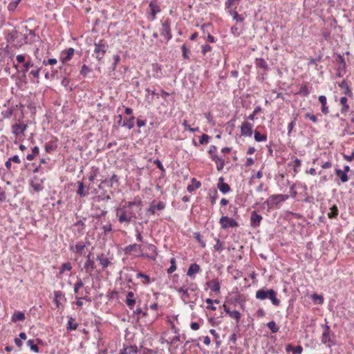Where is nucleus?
<instances>
[{"label": "nucleus", "instance_id": "1", "mask_svg": "<svg viewBox=\"0 0 354 354\" xmlns=\"http://www.w3.org/2000/svg\"><path fill=\"white\" fill-rule=\"evenodd\" d=\"M277 293L274 289L263 288L256 292L255 297L259 300L269 299L274 306H279L280 304V300L277 297Z\"/></svg>", "mask_w": 354, "mask_h": 354}, {"label": "nucleus", "instance_id": "2", "mask_svg": "<svg viewBox=\"0 0 354 354\" xmlns=\"http://www.w3.org/2000/svg\"><path fill=\"white\" fill-rule=\"evenodd\" d=\"M323 333L321 337V342L324 344H327L328 347H330L332 345L335 344L333 338L335 337V334L330 330V326L327 324L322 325Z\"/></svg>", "mask_w": 354, "mask_h": 354}, {"label": "nucleus", "instance_id": "3", "mask_svg": "<svg viewBox=\"0 0 354 354\" xmlns=\"http://www.w3.org/2000/svg\"><path fill=\"white\" fill-rule=\"evenodd\" d=\"M94 55L95 58L100 62L109 49V45L104 39H100L98 43H94Z\"/></svg>", "mask_w": 354, "mask_h": 354}, {"label": "nucleus", "instance_id": "4", "mask_svg": "<svg viewBox=\"0 0 354 354\" xmlns=\"http://www.w3.org/2000/svg\"><path fill=\"white\" fill-rule=\"evenodd\" d=\"M289 198L287 194H274L271 195L265 202L268 207H271L277 205L281 202H284Z\"/></svg>", "mask_w": 354, "mask_h": 354}, {"label": "nucleus", "instance_id": "5", "mask_svg": "<svg viewBox=\"0 0 354 354\" xmlns=\"http://www.w3.org/2000/svg\"><path fill=\"white\" fill-rule=\"evenodd\" d=\"M221 228L226 230L229 227H235L239 226V223L234 218H229L227 216H222L219 220Z\"/></svg>", "mask_w": 354, "mask_h": 354}, {"label": "nucleus", "instance_id": "6", "mask_svg": "<svg viewBox=\"0 0 354 354\" xmlns=\"http://www.w3.org/2000/svg\"><path fill=\"white\" fill-rule=\"evenodd\" d=\"M335 62L338 65L337 68V76L342 77L346 73V62L344 58L340 54L337 55Z\"/></svg>", "mask_w": 354, "mask_h": 354}, {"label": "nucleus", "instance_id": "7", "mask_svg": "<svg viewBox=\"0 0 354 354\" xmlns=\"http://www.w3.org/2000/svg\"><path fill=\"white\" fill-rule=\"evenodd\" d=\"M170 26L171 23L168 19L162 21V28L160 30V35L165 37L167 41H169L172 38Z\"/></svg>", "mask_w": 354, "mask_h": 354}, {"label": "nucleus", "instance_id": "8", "mask_svg": "<svg viewBox=\"0 0 354 354\" xmlns=\"http://www.w3.org/2000/svg\"><path fill=\"white\" fill-rule=\"evenodd\" d=\"M155 201H153L149 208L147 209V214L152 215L156 213V210L161 211L165 208V203L162 201H159L158 204L155 205Z\"/></svg>", "mask_w": 354, "mask_h": 354}, {"label": "nucleus", "instance_id": "9", "mask_svg": "<svg viewBox=\"0 0 354 354\" xmlns=\"http://www.w3.org/2000/svg\"><path fill=\"white\" fill-rule=\"evenodd\" d=\"M253 124L244 121L241 126V134L243 136L251 137L253 133Z\"/></svg>", "mask_w": 354, "mask_h": 354}, {"label": "nucleus", "instance_id": "10", "mask_svg": "<svg viewBox=\"0 0 354 354\" xmlns=\"http://www.w3.org/2000/svg\"><path fill=\"white\" fill-rule=\"evenodd\" d=\"M44 179H39L37 176H34L33 179H32L30 182V185L33 188L34 191L36 192H39L44 189L43 186Z\"/></svg>", "mask_w": 354, "mask_h": 354}, {"label": "nucleus", "instance_id": "11", "mask_svg": "<svg viewBox=\"0 0 354 354\" xmlns=\"http://www.w3.org/2000/svg\"><path fill=\"white\" fill-rule=\"evenodd\" d=\"M262 219L263 217L261 215L258 214L256 211H253L251 213L250 216V226L253 228L259 227L261 224Z\"/></svg>", "mask_w": 354, "mask_h": 354}, {"label": "nucleus", "instance_id": "12", "mask_svg": "<svg viewBox=\"0 0 354 354\" xmlns=\"http://www.w3.org/2000/svg\"><path fill=\"white\" fill-rule=\"evenodd\" d=\"M149 8L150 14H151V21H153L156 19V17L157 13L160 12V6L157 3L156 0L151 1L149 3Z\"/></svg>", "mask_w": 354, "mask_h": 354}, {"label": "nucleus", "instance_id": "13", "mask_svg": "<svg viewBox=\"0 0 354 354\" xmlns=\"http://www.w3.org/2000/svg\"><path fill=\"white\" fill-rule=\"evenodd\" d=\"M75 50L73 48H69L66 50L62 52L60 60L62 64H66L70 61L74 54Z\"/></svg>", "mask_w": 354, "mask_h": 354}, {"label": "nucleus", "instance_id": "14", "mask_svg": "<svg viewBox=\"0 0 354 354\" xmlns=\"http://www.w3.org/2000/svg\"><path fill=\"white\" fill-rule=\"evenodd\" d=\"M223 180H224L223 177H220L218 178V183L217 184V187L220 190V192H222L223 194H227L231 190V188H230V185L227 183H224Z\"/></svg>", "mask_w": 354, "mask_h": 354}, {"label": "nucleus", "instance_id": "15", "mask_svg": "<svg viewBox=\"0 0 354 354\" xmlns=\"http://www.w3.org/2000/svg\"><path fill=\"white\" fill-rule=\"evenodd\" d=\"M223 308L227 314L236 320V323L238 324L241 318V313L237 310H230V308L225 304L223 305Z\"/></svg>", "mask_w": 354, "mask_h": 354}, {"label": "nucleus", "instance_id": "16", "mask_svg": "<svg viewBox=\"0 0 354 354\" xmlns=\"http://www.w3.org/2000/svg\"><path fill=\"white\" fill-rule=\"evenodd\" d=\"M177 291L179 293H182L181 299L184 301V303L187 304L189 302L194 303V301H190V295L188 292V288H185V286L180 287L178 289H177Z\"/></svg>", "mask_w": 354, "mask_h": 354}, {"label": "nucleus", "instance_id": "17", "mask_svg": "<svg viewBox=\"0 0 354 354\" xmlns=\"http://www.w3.org/2000/svg\"><path fill=\"white\" fill-rule=\"evenodd\" d=\"M95 265L93 259H87L84 263V268L85 272L88 273L90 276L92 275V272L95 269Z\"/></svg>", "mask_w": 354, "mask_h": 354}, {"label": "nucleus", "instance_id": "18", "mask_svg": "<svg viewBox=\"0 0 354 354\" xmlns=\"http://www.w3.org/2000/svg\"><path fill=\"white\" fill-rule=\"evenodd\" d=\"M152 71L153 73V76L155 78H160L162 76V66L158 63H153L151 65Z\"/></svg>", "mask_w": 354, "mask_h": 354}, {"label": "nucleus", "instance_id": "19", "mask_svg": "<svg viewBox=\"0 0 354 354\" xmlns=\"http://www.w3.org/2000/svg\"><path fill=\"white\" fill-rule=\"evenodd\" d=\"M39 39V37H36L34 30H29L28 35L25 37L26 44H32Z\"/></svg>", "mask_w": 354, "mask_h": 354}, {"label": "nucleus", "instance_id": "20", "mask_svg": "<svg viewBox=\"0 0 354 354\" xmlns=\"http://www.w3.org/2000/svg\"><path fill=\"white\" fill-rule=\"evenodd\" d=\"M61 77L69 76L72 73V67L69 64H62V66L59 67Z\"/></svg>", "mask_w": 354, "mask_h": 354}, {"label": "nucleus", "instance_id": "21", "mask_svg": "<svg viewBox=\"0 0 354 354\" xmlns=\"http://www.w3.org/2000/svg\"><path fill=\"white\" fill-rule=\"evenodd\" d=\"M96 260L100 261V263L103 269L106 268L111 264V261L108 258L105 257L104 254L97 255Z\"/></svg>", "mask_w": 354, "mask_h": 354}, {"label": "nucleus", "instance_id": "22", "mask_svg": "<svg viewBox=\"0 0 354 354\" xmlns=\"http://www.w3.org/2000/svg\"><path fill=\"white\" fill-rule=\"evenodd\" d=\"M255 65L257 68L263 69L264 71L269 69V66L263 58H256Z\"/></svg>", "mask_w": 354, "mask_h": 354}, {"label": "nucleus", "instance_id": "23", "mask_svg": "<svg viewBox=\"0 0 354 354\" xmlns=\"http://www.w3.org/2000/svg\"><path fill=\"white\" fill-rule=\"evenodd\" d=\"M287 352H293L295 354H301L303 351V347L300 345L294 347L292 344H288L286 347Z\"/></svg>", "mask_w": 354, "mask_h": 354}, {"label": "nucleus", "instance_id": "24", "mask_svg": "<svg viewBox=\"0 0 354 354\" xmlns=\"http://www.w3.org/2000/svg\"><path fill=\"white\" fill-rule=\"evenodd\" d=\"M27 128V125H21L20 124L16 123L12 125V133L17 136L20 133H24Z\"/></svg>", "mask_w": 354, "mask_h": 354}, {"label": "nucleus", "instance_id": "25", "mask_svg": "<svg viewBox=\"0 0 354 354\" xmlns=\"http://www.w3.org/2000/svg\"><path fill=\"white\" fill-rule=\"evenodd\" d=\"M338 86L341 88H344V93L346 95H347L348 97H351L353 95V93H352L351 90L349 88L348 84V82L345 80H344L342 82L339 83Z\"/></svg>", "mask_w": 354, "mask_h": 354}, {"label": "nucleus", "instance_id": "26", "mask_svg": "<svg viewBox=\"0 0 354 354\" xmlns=\"http://www.w3.org/2000/svg\"><path fill=\"white\" fill-rule=\"evenodd\" d=\"M77 194L78 195H80L81 197H85L86 196H87L88 194V191H85V189H84L85 187H84V183L82 181H77ZM87 190H88V188L87 189Z\"/></svg>", "mask_w": 354, "mask_h": 354}, {"label": "nucleus", "instance_id": "27", "mask_svg": "<svg viewBox=\"0 0 354 354\" xmlns=\"http://www.w3.org/2000/svg\"><path fill=\"white\" fill-rule=\"evenodd\" d=\"M26 319L25 314L21 311H15L11 317L12 322H17L18 321H24Z\"/></svg>", "mask_w": 354, "mask_h": 354}, {"label": "nucleus", "instance_id": "28", "mask_svg": "<svg viewBox=\"0 0 354 354\" xmlns=\"http://www.w3.org/2000/svg\"><path fill=\"white\" fill-rule=\"evenodd\" d=\"M201 268L199 265L197 263H192L187 270V274L189 277H192L195 273H198Z\"/></svg>", "mask_w": 354, "mask_h": 354}, {"label": "nucleus", "instance_id": "29", "mask_svg": "<svg viewBox=\"0 0 354 354\" xmlns=\"http://www.w3.org/2000/svg\"><path fill=\"white\" fill-rule=\"evenodd\" d=\"M319 102L322 104V112L324 114H327L328 113V107L326 106L327 99L325 95L319 96Z\"/></svg>", "mask_w": 354, "mask_h": 354}, {"label": "nucleus", "instance_id": "30", "mask_svg": "<svg viewBox=\"0 0 354 354\" xmlns=\"http://www.w3.org/2000/svg\"><path fill=\"white\" fill-rule=\"evenodd\" d=\"M57 145L56 141H50L45 144L44 149L46 153H51L57 149Z\"/></svg>", "mask_w": 354, "mask_h": 354}, {"label": "nucleus", "instance_id": "31", "mask_svg": "<svg viewBox=\"0 0 354 354\" xmlns=\"http://www.w3.org/2000/svg\"><path fill=\"white\" fill-rule=\"evenodd\" d=\"M335 174L339 178L342 183H344L348 180V174L342 171L340 169H335Z\"/></svg>", "mask_w": 354, "mask_h": 354}, {"label": "nucleus", "instance_id": "32", "mask_svg": "<svg viewBox=\"0 0 354 354\" xmlns=\"http://www.w3.org/2000/svg\"><path fill=\"white\" fill-rule=\"evenodd\" d=\"M207 284L210 287L212 291L219 292L221 286L217 279L213 280L212 281H208Z\"/></svg>", "mask_w": 354, "mask_h": 354}, {"label": "nucleus", "instance_id": "33", "mask_svg": "<svg viewBox=\"0 0 354 354\" xmlns=\"http://www.w3.org/2000/svg\"><path fill=\"white\" fill-rule=\"evenodd\" d=\"M339 102H340V104L342 106L340 111H341V113L342 114H345L348 111V109H349V106H348V104L347 103L348 99H347V97L346 96L342 97L340 98Z\"/></svg>", "mask_w": 354, "mask_h": 354}, {"label": "nucleus", "instance_id": "34", "mask_svg": "<svg viewBox=\"0 0 354 354\" xmlns=\"http://www.w3.org/2000/svg\"><path fill=\"white\" fill-rule=\"evenodd\" d=\"M78 324L75 322V319L72 317H69L68 323L66 324V329L68 331L75 330L77 329Z\"/></svg>", "mask_w": 354, "mask_h": 354}, {"label": "nucleus", "instance_id": "35", "mask_svg": "<svg viewBox=\"0 0 354 354\" xmlns=\"http://www.w3.org/2000/svg\"><path fill=\"white\" fill-rule=\"evenodd\" d=\"M339 214V209L336 205H333L330 208L329 212L327 214L328 217L330 219L335 218Z\"/></svg>", "mask_w": 354, "mask_h": 354}, {"label": "nucleus", "instance_id": "36", "mask_svg": "<svg viewBox=\"0 0 354 354\" xmlns=\"http://www.w3.org/2000/svg\"><path fill=\"white\" fill-rule=\"evenodd\" d=\"M192 182L194 183L192 185H189L187 187V190L189 192H192L193 191H194L196 189H198L201 187V183L196 180V178H193L192 179Z\"/></svg>", "mask_w": 354, "mask_h": 354}, {"label": "nucleus", "instance_id": "37", "mask_svg": "<svg viewBox=\"0 0 354 354\" xmlns=\"http://www.w3.org/2000/svg\"><path fill=\"white\" fill-rule=\"evenodd\" d=\"M209 196L211 201V205H214L216 203V199L218 198V192L216 189H212L209 191Z\"/></svg>", "mask_w": 354, "mask_h": 354}, {"label": "nucleus", "instance_id": "38", "mask_svg": "<svg viewBox=\"0 0 354 354\" xmlns=\"http://www.w3.org/2000/svg\"><path fill=\"white\" fill-rule=\"evenodd\" d=\"M140 248H141V247L140 245L135 243V244L129 245H127V247H125L124 249V252L126 254H131V252L136 251L137 249L140 250Z\"/></svg>", "mask_w": 354, "mask_h": 354}, {"label": "nucleus", "instance_id": "39", "mask_svg": "<svg viewBox=\"0 0 354 354\" xmlns=\"http://www.w3.org/2000/svg\"><path fill=\"white\" fill-rule=\"evenodd\" d=\"M142 202L141 201H129L127 203V205L123 207V209L128 208L131 209L133 206H137L139 210H141Z\"/></svg>", "mask_w": 354, "mask_h": 354}, {"label": "nucleus", "instance_id": "40", "mask_svg": "<svg viewBox=\"0 0 354 354\" xmlns=\"http://www.w3.org/2000/svg\"><path fill=\"white\" fill-rule=\"evenodd\" d=\"M254 138L255 141L260 142L263 141H266L267 140L266 134H261L258 131H254Z\"/></svg>", "mask_w": 354, "mask_h": 354}, {"label": "nucleus", "instance_id": "41", "mask_svg": "<svg viewBox=\"0 0 354 354\" xmlns=\"http://www.w3.org/2000/svg\"><path fill=\"white\" fill-rule=\"evenodd\" d=\"M310 93V91L308 89V86L304 84L300 86L297 93L303 97H307L309 95Z\"/></svg>", "mask_w": 354, "mask_h": 354}, {"label": "nucleus", "instance_id": "42", "mask_svg": "<svg viewBox=\"0 0 354 354\" xmlns=\"http://www.w3.org/2000/svg\"><path fill=\"white\" fill-rule=\"evenodd\" d=\"M135 120V117L134 116H131L129 120H127V121H124L122 122V127H127L129 129H131L133 128L134 127V121Z\"/></svg>", "mask_w": 354, "mask_h": 354}, {"label": "nucleus", "instance_id": "43", "mask_svg": "<svg viewBox=\"0 0 354 354\" xmlns=\"http://www.w3.org/2000/svg\"><path fill=\"white\" fill-rule=\"evenodd\" d=\"M39 149L37 146H35L33 148H32V153H29L26 156V159L28 160H32L35 157L39 154Z\"/></svg>", "mask_w": 354, "mask_h": 354}, {"label": "nucleus", "instance_id": "44", "mask_svg": "<svg viewBox=\"0 0 354 354\" xmlns=\"http://www.w3.org/2000/svg\"><path fill=\"white\" fill-rule=\"evenodd\" d=\"M35 67L34 64L30 60L26 62L23 65V70L21 72L24 73V77H26V73L28 71L30 68Z\"/></svg>", "mask_w": 354, "mask_h": 354}, {"label": "nucleus", "instance_id": "45", "mask_svg": "<svg viewBox=\"0 0 354 354\" xmlns=\"http://www.w3.org/2000/svg\"><path fill=\"white\" fill-rule=\"evenodd\" d=\"M266 326L273 333H277L279 330V327L276 324L274 321L268 322Z\"/></svg>", "mask_w": 354, "mask_h": 354}, {"label": "nucleus", "instance_id": "46", "mask_svg": "<svg viewBox=\"0 0 354 354\" xmlns=\"http://www.w3.org/2000/svg\"><path fill=\"white\" fill-rule=\"evenodd\" d=\"M118 221L120 223H130L131 220L127 216V212L124 211V209L122 210V214L120 215Z\"/></svg>", "mask_w": 354, "mask_h": 354}, {"label": "nucleus", "instance_id": "47", "mask_svg": "<svg viewBox=\"0 0 354 354\" xmlns=\"http://www.w3.org/2000/svg\"><path fill=\"white\" fill-rule=\"evenodd\" d=\"M209 333L214 336V339L215 340V343L217 348H219L221 344V341L219 339L218 334L214 329H210Z\"/></svg>", "mask_w": 354, "mask_h": 354}, {"label": "nucleus", "instance_id": "48", "mask_svg": "<svg viewBox=\"0 0 354 354\" xmlns=\"http://www.w3.org/2000/svg\"><path fill=\"white\" fill-rule=\"evenodd\" d=\"M153 163L157 166V167L161 171V177H164L165 175V169L164 168L161 161L159 159H156L153 161Z\"/></svg>", "mask_w": 354, "mask_h": 354}, {"label": "nucleus", "instance_id": "49", "mask_svg": "<svg viewBox=\"0 0 354 354\" xmlns=\"http://www.w3.org/2000/svg\"><path fill=\"white\" fill-rule=\"evenodd\" d=\"M230 15H233V19L237 22H242L244 20V17L241 15H239L238 12L235 10H231Z\"/></svg>", "mask_w": 354, "mask_h": 354}, {"label": "nucleus", "instance_id": "50", "mask_svg": "<svg viewBox=\"0 0 354 354\" xmlns=\"http://www.w3.org/2000/svg\"><path fill=\"white\" fill-rule=\"evenodd\" d=\"M27 345L30 346V350L35 353H37L39 352V348L36 344H35L33 339H29L27 342Z\"/></svg>", "mask_w": 354, "mask_h": 354}, {"label": "nucleus", "instance_id": "51", "mask_svg": "<svg viewBox=\"0 0 354 354\" xmlns=\"http://www.w3.org/2000/svg\"><path fill=\"white\" fill-rule=\"evenodd\" d=\"M170 263L171 266L167 270L168 274H171L176 270V259L174 257L170 259Z\"/></svg>", "mask_w": 354, "mask_h": 354}, {"label": "nucleus", "instance_id": "52", "mask_svg": "<svg viewBox=\"0 0 354 354\" xmlns=\"http://www.w3.org/2000/svg\"><path fill=\"white\" fill-rule=\"evenodd\" d=\"M41 69V67L35 66V69H32L30 72V75H32L35 78L37 79V82H36L37 83H39V72H40Z\"/></svg>", "mask_w": 354, "mask_h": 354}, {"label": "nucleus", "instance_id": "53", "mask_svg": "<svg viewBox=\"0 0 354 354\" xmlns=\"http://www.w3.org/2000/svg\"><path fill=\"white\" fill-rule=\"evenodd\" d=\"M210 139L211 137L209 136L205 133H203L200 137L199 143L201 145H206L209 142Z\"/></svg>", "mask_w": 354, "mask_h": 354}, {"label": "nucleus", "instance_id": "54", "mask_svg": "<svg viewBox=\"0 0 354 354\" xmlns=\"http://www.w3.org/2000/svg\"><path fill=\"white\" fill-rule=\"evenodd\" d=\"M214 239L216 241V243L214 245V249L216 251L221 252L224 249L223 243L221 242L218 238H215Z\"/></svg>", "mask_w": 354, "mask_h": 354}, {"label": "nucleus", "instance_id": "55", "mask_svg": "<svg viewBox=\"0 0 354 354\" xmlns=\"http://www.w3.org/2000/svg\"><path fill=\"white\" fill-rule=\"evenodd\" d=\"M72 269V266L70 262H66L62 265V267L59 270V273L62 274L65 271H70Z\"/></svg>", "mask_w": 354, "mask_h": 354}, {"label": "nucleus", "instance_id": "56", "mask_svg": "<svg viewBox=\"0 0 354 354\" xmlns=\"http://www.w3.org/2000/svg\"><path fill=\"white\" fill-rule=\"evenodd\" d=\"M136 276L138 278H142V279H145V284H149L151 283L150 277L146 274H144L142 272H138Z\"/></svg>", "mask_w": 354, "mask_h": 354}, {"label": "nucleus", "instance_id": "57", "mask_svg": "<svg viewBox=\"0 0 354 354\" xmlns=\"http://www.w3.org/2000/svg\"><path fill=\"white\" fill-rule=\"evenodd\" d=\"M13 114V109L12 107L8 108L1 112L3 118H10Z\"/></svg>", "mask_w": 354, "mask_h": 354}, {"label": "nucleus", "instance_id": "58", "mask_svg": "<svg viewBox=\"0 0 354 354\" xmlns=\"http://www.w3.org/2000/svg\"><path fill=\"white\" fill-rule=\"evenodd\" d=\"M77 282L74 285V292L77 293L79 290V289L84 286V283L82 280L79 277H77Z\"/></svg>", "mask_w": 354, "mask_h": 354}, {"label": "nucleus", "instance_id": "59", "mask_svg": "<svg viewBox=\"0 0 354 354\" xmlns=\"http://www.w3.org/2000/svg\"><path fill=\"white\" fill-rule=\"evenodd\" d=\"M261 111V108L259 106H256L252 113L248 115V119L250 120H254L255 119V115Z\"/></svg>", "mask_w": 354, "mask_h": 354}, {"label": "nucleus", "instance_id": "60", "mask_svg": "<svg viewBox=\"0 0 354 354\" xmlns=\"http://www.w3.org/2000/svg\"><path fill=\"white\" fill-rule=\"evenodd\" d=\"M183 125L185 127V130H188L190 132H195V131H199V128L198 127H196V128H192V126H189L187 123V121L186 120H185L183 122Z\"/></svg>", "mask_w": 354, "mask_h": 354}, {"label": "nucleus", "instance_id": "61", "mask_svg": "<svg viewBox=\"0 0 354 354\" xmlns=\"http://www.w3.org/2000/svg\"><path fill=\"white\" fill-rule=\"evenodd\" d=\"M127 354H137L138 353V350L136 346H129L126 347Z\"/></svg>", "mask_w": 354, "mask_h": 354}, {"label": "nucleus", "instance_id": "62", "mask_svg": "<svg viewBox=\"0 0 354 354\" xmlns=\"http://www.w3.org/2000/svg\"><path fill=\"white\" fill-rule=\"evenodd\" d=\"M91 71V68H88L86 65L84 64L81 68L80 74L82 76L86 77L87 75V74L88 73H90Z\"/></svg>", "mask_w": 354, "mask_h": 354}, {"label": "nucleus", "instance_id": "63", "mask_svg": "<svg viewBox=\"0 0 354 354\" xmlns=\"http://www.w3.org/2000/svg\"><path fill=\"white\" fill-rule=\"evenodd\" d=\"M304 118L306 119H309L310 120H311L314 123H316L317 122V116L315 115H314V114L310 113H305Z\"/></svg>", "mask_w": 354, "mask_h": 354}, {"label": "nucleus", "instance_id": "64", "mask_svg": "<svg viewBox=\"0 0 354 354\" xmlns=\"http://www.w3.org/2000/svg\"><path fill=\"white\" fill-rule=\"evenodd\" d=\"M102 228L105 235H106L108 233H109L112 231V225L110 223H108L107 224L104 225L102 227Z\"/></svg>", "mask_w": 354, "mask_h": 354}]
</instances>
